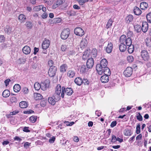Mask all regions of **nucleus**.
Here are the masks:
<instances>
[{"label": "nucleus", "mask_w": 151, "mask_h": 151, "mask_svg": "<svg viewBox=\"0 0 151 151\" xmlns=\"http://www.w3.org/2000/svg\"><path fill=\"white\" fill-rule=\"evenodd\" d=\"M111 142L113 143L115 142L116 141V138L115 136L113 135L112 136Z\"/></svg>", "instance_id": "64"}, {"label": "nucleus", "mask_w": 151, "mask_h": 151, "mask_svg": "<svg viewBox=\"0 0 151 151\" xmlns=\"http://www.w3.org/2000/svg\"><path fill=\"white\" fill-rule=\"evenodd\" d=\"M126 44L127 46L130 45H132V41L130 37H128L126 41Z\"/></svg>", "instance_id": "40"}, {"label": "nucleus", "mask_w": 151, "mask_h": 151, "mask_svg": "<svg viewBox=\"0 0 151 151\" xmlns=\"http://www.w3.org/2000/svg\"><path fill=\"white\" fill-rule=\"evenodd\" d=\"M148 27V24L147 22H143L142 23V28H141V29L143 32H145L147 31Z\"/></svg>", "instance_id": "16"}, {"label": "nucleus", "mask_w": 151, "mask_h": 151, "mask_svg": "<svg viewBox=\"0 0 151 151\" xmlns=\"http://www.w3.org/2000/svg\"><path fill=\"white\" fill-rule=\"evenodd\" d=\"M65 1V0H57L56 2L52 6V8L55 9L60 5L63 4Z\"/></svg>", "instance_id": "10"}, {"label": "nucleus", "mask_w": 151, "mask_h": 151, "mask_svg": "<svg viewBox=\"0 0 151 151\" xmlns=\"http://www.w3.org/2000/svg\"><path fill=\"white\" fill-rule=\"evenodd\" d=\"M19 106L22 108H25L28 106V104L25 101H22L19 104Z\"/></svg>", "instance_id": "27"}, {"label": "nucleus", "mask_w": 151, "mask_h": 151, "mask_svg": "<svg viewBox=\"0 0 151 151\" xmlns=\"http://www.w3.org/2000/svg\"><path fill=\"white\" fill-rule=\"evenodd\" d=\"M37 116H32L29 118V120L33 123H35L37 120Z\"/></svg>", "instance_id": "42"}, {"label": "nucleus", "mask_w": 151, "mask_h": 151, "mask_svg": "<svg viewBox=\"0 0 151 151\" xmlns=\"http://www.w3.org/2000/svg\"><path fill=\"white\" fill-rule=\"evenodd\" d=\"M132 133L130 129H126L124 131V134L126 136H130Z\"/></svg>", "instance_id": "31"}, {"label": "nucleus", "mask_w": 151, "mask_h": 151, "mask_svg": "<svg viewBox=\"0 0 151 151\" xmlns=\"http://www.w3.org/2000/svg\"><path fill=\"white\" fill-rule=\"evenodd\" d=\"M29 91L27 87H24L22 90V92L24 94H27L29 92Z\"/></svg>", "instance_id": "43"}, {"label": "nucleus", "mask_w": 151, "mask_h": 151, "mask_svg": "<svg viewBox=\"0 0 151 151\" xmlns=\"http://www.w3.org/2000/svg\"><path fill=\"white\" fill-rule=\"evenodd\" d=\"M13 31V28L9 26H7L5 29V32L9 35Z\"/></svg>", "instance_id": "25"}, {"label": "nucleus", "mask_w": 151, "mask_h": 151, "mask_svg": "<svg viewBox=\"0 0 151 151\" xmlns=\"http://www.w3.org/2000/svg\"><path fill=\"white\" fill-rule=\"evenodd\" d=\"M64 123L66 124L67 126H71L74 123V122H65Z\"/></svg>", "instance_id": "53"}, {"label": "nucleus", "mask_w": 151, "mask_h": 151, "mask_svg": "<svg viewBox=\"0 0 151 151\" xmlns=\"http://www.w3.org/2000/svg\"><path fill=\"white\" fill-rule=\"evenodd\" d=\"M55 137L54 136H53L50 139H49V141L50 143H52L55 141Z\"/></svg>", "instance_id": "61"}, {"label": "nucleus", "mask_w": 151, "mask_h": 151, "mask_svg": "<svg viewBox=\"0 0 151 151\" xmlns=\"http://www.w3.org/2000/svg\"><path fill=\"white\" fill-rule=\"evenodd\" d=\"M128 46L129 47L128 49V52L129 53H132L134 50V46L133 45H131Z\"/></svg>", "instance_id": "39"}, {"label": "nucleus", "mask_w": 151, "mask_h": 151, "mask_svg": "<svg viewBox=\"0 0 151 151\" xmlns=\"http://www.w3.org/2000/svg\"><path fill=\"white\" fill-rule=\"evenodd\" d=\"M10 101L12 103H15L17 101V100L15 97L13 96L10 99Z\"/></svg>", "instance_id": "51"}, {"label": "nucleus", "mask_w": 151, "mask_h": 151, "mask_svg": "<svg viewBox=\"0 0 151 151\" xmlns=\"http://www.w3.org/2000/svg\"><path fill=\"white\" fill-rule=\"evenodd\" d=\"M127 59L129 62L130 63L133 61L134 60V58L132 56H129L127 57Z\"/></svg>", "instance_id": "49"}, {"label": "nucleus", "mask_w": 151, "mask_h": 151, "mask_svg": "<svg viewBox=\"0 0 151 151\" xmlns=\"http://www.w3.org/2000/svg\"><path fill=\"white\" fill-rule=\"evenodd\" d=\"M89 82L86 78H83V83H84L85 84H88Z\"/></svg>", "instance_id": "60"}, {"label": "nucleus", "mask_w": 151, "mask_h": 151, "mask_svg": "<svg viewBox=\"0 0 151 151\" xmlns=\"http://www.w3.org/2000/svg\"><path fill=\"white\" fill-rule=\"evenodd\" d=\"M75 34L76 35L82 36L84 34L83 30L80 27H77L74 30Z\"/></svg>", "instance_id": "6"}, {"label": "nucleus", "mask_w": 151, "mask_h": 151, "mask_svg": "<svg viewBox=\"0 0 151 151\" xmlns=\"http://www.w3.org/2000/svg\"><path fill=\"white\" fill-rule=\"evenodd\" d=\"M22 51L24 53L27 55L29 54L31 52L30 47L27 46H25L22 48Z\"/></svg>", "instance_id": "15"}, {"label": "nucleus", "mask_w": 151, "mask_h": 151, "mask_svg": "<svg viewBox=\"0 0 151 151\" xmlns=\"http://www.w3.org/2000/svg\"><path fill=\"white\" fill-rule=\"evenodd\" d=\"M148 6L147 4L145 2H143L140 4V8L142 10H145L146 9Z\"/></svg>", "instance_id": "24"}, {"label": "nucleus", "mask_w": 151, "mask_h": 151, "mask_svg": "<svg viewBox=\"0 0 151 151\" xmlns=\"http://www.w3.org/2000/svg\"><path fill=\"white\" fill-rule=\"evenodd\" d=\"M57 67L55 66H51L50 67L48 72V74L50 77L54 76L56 73Z\"/></svg>", "instance_id": "5"}, {"label": "nucleus", "mask_w": 151, "mask_h": 151, "mask_svg": "<svg viewBox=\"0 0 151 151\" xmlns=\"http://www.w3.org/2000/svg\"><path fill=\"white\" fill-rule=\"evenodd\" d=\"M67 68L68 67L66 65L63 64L60 67V71L61 72L64 73L66 71Z\"/></svg>", "instance_id": "26"}, {"label": "nucleus", "mask_w": 151, "mask_h": 151, "mask_svg": "<svg viewBox=\"0 0 151 151\" xmlns=\"http://www.w3.org/2000/svg\"><path fill=\"white\" fill-rule=\"evenodd\" d=\"M86 70V66L83 65H82L81 68H80V71L82 73H84Z\"/></svg>", "instance_id": "47"}, {"label": "nucleus", "mask_w": 151, "mask_h": 151, "mask_svg": "<svg viewBox=\"0 0 151 151\" xmlns=\"http://www.w3.org/2000/svg\"><path fill=\"white\" fill-rule=\"evenodd\" d=\"M133 32L130 31H129L127 33V37H130L133 36Z\"/></svg>", "instance_id": "52"}, {"label": "nucleus", "mask_w": 151, "mask_h": 151, "mask_svg": "<svg viewBox=\"0 0 151 151\" xmlns=\"http://www.w3.org/2000/svg\"><path fill=\"white\" fill-rule=\"evenodd\" d=\"M14 90L16 92H18L21 89L20 86L18 84L15 85L13 87Z\"/></svg>", "instance_id": "29"}, {"label": "nucleus", "mask_w": 151, "mask_h": 151, "mask_svg": "<svg viewBox=\"0 0 151 151\" xmlns=\"http://www.w3.org/2000/svg\"><path fill=\"white\" fill-rule=\"evenodd\" d=\"M61 49L62 51H65L67 49L66 45H62L61 46Z\"/></svg>", "instance_id": "58"}, {"label": "nucleus", "mask_w": 151, "mask_h": 151, "mask_svg": "<svg viewBox=\"0 0 151 151\" xmlns=\"http://www.w3.org/2000/svg\"><path fill=\"white\" fill-rule=\"evenodd\" d=\"M132 73V69L131 67H127L124 72V75L126 77H130Z\"/></svg>", "instance_id": "8"}, {"label": "nucleus", "mask_w": 151, "mask_h": 151, "mask_svg": "<svg viewBox=\"0 0 151 151\" xmlns=\"http://www.w3.org/2000/svg\"><path fill=\"white\" fill-rule=\"evenodd\" d=\"M73 93V91L71 88H66L64 87H63L62 88V91L61 93V96L62 98L64 97V94L65 93L67 95L70 96Z\"/></svg>", "instance_id": "2"}, {"label": "nucleus", "mask_w": 151, "mask_h": 151, "mask_svg": "<svg viewBox=\"0 0 151 151\" xmlns=\"http://www.w3.org/2000/svg\"><path fill=\"white\" fill-rule=\"evenodd\" d=\"M108 62L105 59H102L99 64H97L96 65V68L98 73L99 75H101L103 74V68L107 67Z\"/></svg>", "instance_id": "1"}, {"label": "nucleus", "mask_w": 151, "mask_h": 151, "mask_svg": "<svg viewBox=\"0 0 151 151\" xmlns=\"http://www.w3.org/2000/svg\"><path fill=\"white\" fill-rule=\"evenodd\" d=\"M48 63V65L50 67H51V66H54L53 65L54 64V62L52 60H49Z\"/></svg>", "instance_id": "63"}, {"label": "nucleus", "mask_w": 151, "mask_h": 151, "mask_svg": "<svg viewBox=\"0 0 151 151\" xmlns=\"http://www.w3.org/2000/svg\"><path fill=\"white\" fill-rule=\"evenodd\" d=\"M48 15L47 13L45 12H44L41 15L42 18L43 19H45L47 18Z\"/></svg>", "instance_id": "54"}, {"label": "nucleus", "mask_w": 151, "mask_h": 151, "mask_svg": "<svg viewBox=\"0 0 151 151\" xmlns=\"http://www.w3.org/2000/svg\"><path fill=\"white\" fill-rule=\"evenodd\" d=\"M67 14L70 16H73L75 14V13L72 10H69L67 11Z\"/></svg>", "instance_id": "48"}, {"label": "nucleus", "mask_w": 151, "mask_h": 151, "mask_svg": "<svg viewBox=\"0 0 151 151\" xmlns=\"http://www.w3.org/2000/svg\"><path fill=\"white\" fill-rule=\"evenodd\" d=\"M94 65V60L93 58H89L86 62V65L87 68H91Z\"/></svg>", "instance_id": "11"}, {"label": "nucleus", "mask_w": 151, "mask_h": 151, "mask_svg": "<svg viewBox=\"0 0 151 151\" xmlns=\"http://www.w3.org/2000/svg\"><path fill=\"white\" fill-rule=\"evenodd\" d=\"M142 137V135L141 134L138 135L136 137V140L137 141L140 140Z\"/></svg>", "instance_id": "59"}, {"label": "nucleus", "mask_w": 151, "mask_h": 151, "mask_svg": "<svg viewBox=\"0 0 151 151\" xmlns=\"http://www.w3.org/2000/svg\"><path fill=\"white\" fill-rule=\"evenodd\" d=\"M133 19V17L131 15H129L126 18V21L127 23L132 22Z\"/></svg>", "instance_id": "33"}, {"label": "nucleus", "mask_w": 151, "mask_h": 151, "mask_svg": "<svg viewBox=\"0 0 151 151\" xmlns=\"http://www.w3.org/2000/svg\"><path fill=\"white\" fill-rule=\"evenodd\" d=\"M134 27L135 30L137 32H141V28L140 25L138 24L135 25Z\"/></svg>", "instance_id": "36"}, {"label": "nucleus", "mask_w": 151, "mask_h": 151, "mask_svg": "<svg viewBox=\"0 0 151 151\" xmlns=\"http://www.w3.org/2000/svg\"><path fill=\"white\" fill-rule=\"evenodd\" d=\"M119 49L121 52H124L126 50L127 47L124 43H121L119 45Z\"/></svg>", "instance_id": "28"}, {"label": "nucleus", "mask_w": 151, "mask_h": 151, "mask_svg": "<svg viewBox=\"0 0 151 151\" xmlns=\"http://www.w3.org/2000/svg\"><path fill=\"white\" fill-rule=\"evenodd\" d=\"M49 81L46 80L41 84V89L43 91H45L48 87L49 85Z\"/></svg>", "instance_id": "13"}, {"label": "nucleus", "mask_w": 151, "mask_h": 151, "mask_svg": "<svg viewBox=\"0 0 151 151\" xmlns=\"http://www.w3.org/2000/svg\"><path fill=\"white\" fill-rule=\"evenodd\" d=\"M26 25L28 29L31 28L32 26V23L30 22H26Z\"/></svg>", "instance_id": "46"}, {"label": "nucleus", "mask_w": 151, "mask_h": 151, "mask_svg": "<svg viewBox=\"0 0 151 151\" xmlns=\"http://www.w3.org/2000/svg\"><path fill=\"white\" fill-rule=\"evenodd\" d=\"M46 104V102L45 101H41L40 103V105L42 107L45 106Z\"/></svg>", "instance_id": "62"}, {"label": "nucleus", "mask_w": 151, "mask_h": 151, "mask_svg": "<svg viewBox=\"0 0 151 151\" xmlns=\"http://www.w3.org/2000/svg\"><path fill=\"white\" fill-rule=\"evenodd\" d=\"M104 73L105 74L108 76H109L111 74V71L109 69L108 67H106L104 68H103V73Z\"/></svg>", "instance_id": "19"}, {"label": "nucleus", "mask_w": 151, "mask_h": 151, "mask_svg": "<svg viewBox=\"0 0 151 151\" xmlns=\"http://www.w3.org/2000/svg\"><path fill=\"white\" fill-rule=\"evenodd\" d=\"M137 119L140 121H141L142 120V116L140 115V113H139V115L137 116Z\"/></svg>", "instance_id": "57"}, {"label": "nucleus", "mask_w": 151, "mask_h": 151, "mask_svg": "<svg viewBox=\"0 0 151 151\" xmlns=\"http://www.w3.org/2000/svg\"><path fill=\"white\" fill-rule=\"evenodd\" d=\"M76 74L75 71L73 69H69L67 73V76L70 78L74 77Z\"/></svg>", "instance_id": "12"}, {"label": "nucleus", "mask_w": 151, "mask_h": 151, "mask_svg": "<svg viewBox=\"0 0 151 151\" xmlns=\"http://www.w3.org/2000/svg\"><path fill=\"white\" fill-rule=\"evenodd\" d=\"M112 49L113 44L111 42L109 43L106 49V51L107 53H109L111 52Z\"/></svg>", "instance_id": "17"}, {"label": "nucleus", "mask_w": 151, "mask_h": 151, "mask_svg": "<svg viewBox=\"0 0 151 151\" xmlns=\"http://www.w3.org/2000/svg\"><path fill=\"white\" fill-rule=\"evenodd\" d=\"M44 2L47 5L50 6L54 3V0H44Z\"/></svg>", "instance_id": "35"}, {"label": "nucleus", "mask_w": 151, "mask_h": 151, "mask_svg": "<svg viewBox=\"0 0 151 151\" xmlns=\"http://www.w3.org/2000/svg\"><path fill=\"white\" fill-rule=\"evenodd\" d=\"M60 99L53 95L52 97H50L48 98V101L52 105H54L56 102L58 101Z\"/></svg>", "instance_id": "4"}, {"label": "nucleus", "mask_w": 151, "mask_h": 151, "mask_svg": "<svg viewBox=\"0 0 151 151\" xmlns=\"http://www.w3.org/2000/svg\"><path fill=\"white\" fill-rule=\"evenodd\" d=\"M77 1L80 4H83L88 1V0H77Z\"/></svg>", "instance_id": "56"}, {"label": "nucleus", "mask_w": 151, "mask_h": 151, "mask_svg": "<svg viewBox=\"0 0 151 151\" xmlns=\"http://www.w3.org/2000/svg\"><path fill=\"white\" fill-rule=\"evenodd\" d=\"M126 37L125 35H122L120 37V42L121 43H124L126 40Z\"/></svg>", "instance_id": "34"}, {"label": "nucleus", "mask_w": 151, "mask_h": 151, "mask_svg": "<svg viewBox=\"0 0 151 151\" xmlns=\"http://www.w3.org/2000/svg\"><path fill=\"white\" fill-rule=\"evenodd\" d=\"M113 22V20L111 19H110L108 21L106 24V28L108 29L110 27L112 26V23Z\"/></svg>", "instance_id": "37"}, {"label": "nucleus", "mask_w": 151, "mask_h": 151, "mask_svg": "<svg viewBox=\"0 0 151 151\" xmlns=\"http://www.w3.org/2000/svg\"><path fill=\"white\" fill-rule=\"evenodd\" d=\"M34 97L35 100H37L41 99L43 96L40 93H35L34 94Z\"/></svg>", "instance_id": "21"}, {"label": "nucleus", "mask_w": 151, "mask_h": 151, "mask_svg": "<svg viewBox=\"0 0 151 151\" xmlns=\"http://www.w3.org/2000/svg\"><path fill=\"white\" fill-rule=\"evenodd\" d=\"M108 76L104 75L102 76L101 78V80L102 82L105 83L109 81V77Z\"/></svg>", "instance_id": "18"}, {"label": "nucleus", "mask_w": 151, "mask_h": 151, "mask_svg": "<svg viewBox=\"0 0 151 151\" xmlns=\"http://www.w3.org/2000/svg\"><path fill=\"white\" fill-rule=\"evenodd\" d=\"M10 95V91L8 90H5L2 93V96L3 97L5 98H6L9 97Z\"/></svg>", "instance_id": "30"}, {"label": "nucleus", "mask_w": 151, "mask_h": 151, "mask_svg": "<svg viewBox=\"0 0 151 151\" xmlns=\"http://www.w3.org/2000/svg\"><path fill=\"white\" fill-rule=\"evenodd\" d=\"M25 16L23 14H21L19 16V19L20 20L23 21L25 20Z\"/></svg>", "instance_id": "45"}, {"label": "nucleus", "mask_w": 151, "mask_h": 151, "mask_svg": "<svg viewBox=\"0 0 151 151\" xmlns=\"http://www.w3.org/2000/svg\"><path fill=\"white\" fill-rule=\"evenodd\" d=\"M141 56L144 60H147L149 57L148 53L146 50H143L142 51Z\"/></svg>", "instance_id": "14"}, {"label": "nucleus", "mask_w": 151, "mask_h": 151, "mask_svg": "<svg viewBox=\"0 0 151 151\" xmlns=\"http://www.w3.org/2000/svg\"><path fill=\"white\" fill-rule=\"evenodd\" d=\"M41 5L35 6L33 8V10L35 12H38L41 10L42 7Z\"/></svg>", "instance_id": "41"}, {"label": "nucleus", "mask_w": 151, "mask_h": 151, "mask_svg": "<svg viewBox=\"0 0 151 151\" xmlns=\"http://www.w3.org/2000/svg\"><path fill=\"white\" fill-rule=\"evenodd\" d=\"M61 86L59 84L55 88V93L54 94V95L57 96L60 99L61 96L60 94L61 93Z\"/></svg>", "instance_id": "7"}, {"label": "nucleus", "mask_w": 151, "mask_h": 151, "mask_svg": "<svg viewBox=\"0 0 151 151\" xmlns=\"http://www.w3.org/2000/svg\"><path fill=\"white\" fill-rule=\"evenodd\" d=\"M60 19L58 18H54L50 22L51 24L54 23H58L60 22Z\"/></svg>", "instance_id": "38"}, {"label": "nucleus", "mask_w": 151, "mask_h": 151, "mask_svg": "<svg viewBox=\"0 0 151 151\" xmlns=\"http://www.w3.org/2000/svg\"><path fill=\"white\" fill-rule=\"evenodd\" d=\"M50 42L49 40L45 39L42 44V47L43 49L46 50L49 47Z\"/></svg>", "instance_id": "9"}, {"label": "nucleus", "mask_w": 151, "mask_h": 151, "mask_svg": "<svg viewBox=\"0 0 151 151\" xmlns=\"http://www.w3.org/2000/svg\"><path fill=\"white\" fill-rule=\"evenodd\" d=\"M34 87L36 90L38 91L40 88H41V84L40 85L38 82H36L34 84Z\"/></svg>", "instance_id": "32"}, {"label": "nucleus", "mask_w": 151, "mask_h": 151, "mask_svg": "<svg viewBox=\"0 0 151 151\" xmlns=\"http://www.w3.org/2000/svg\"><path fill=\"white\" fill-rule=\"evenodd\" d=\"M136 133L137 134H139L140 132V125L139 124L137 125L136 127Z\"/></svg>", "instance_id": "50"}, {"label": "nucleus", "mask_w": 151, "mask_h": 151, "mask_svg": "<svg viewBox=\"0 0 151 151\" xmlns=\"http://www.w3.org/2000/svg\"><path fill=\"white\" fill-rule=\"evenodd\" d=\"M74 82L77 85L80 86L83 83V80L81 78L78 77L75 79Z\"/></svg>", "instance_id": "20"}, {"label": "nucleus", "mask_w": 151, "mask_h": 151, "mask_svg": "<svg viewBox=\"0 0 151 151\" xmlns=\"http://www.w3.org/2000/svg\"><path fill=\"white\" fill-rule=\"evenodd\" d=\"M29 127H24L23 131L26 132H29L30 131L29 129Z\"/></svg>", "instance_id": "55"}, {"label": "nucleus", "mask_w": 151, "mask_h": 151, "mask_svg": "<svg viewBox=\"0 0 151 151\" xmlns=\"http://www.w3.org/2000/svg\"><path fill=\"white\" fill-rule=\"evenodd\" d=\"M134 12L135 15H139L141 14L142 11L138 7L135 6L134 7Z\"/></svg>", "instance_id": "23"}, {"label": "nucleus", "mask_w": 151, "mask_h": 151, "mask_svg": "<svg viewBox=\"0 0 151 151\" xmlns=\"http://www.w3.org/2000/svg\"><path fill=\"white\" fill-rule=\"evenodd\" d=\"M88 43V41L86 39H82L80 43V46L81 47L83 48L86 46L87 45Z\"/></svg>", "instance_id": "22"}, {"label": "nucleus", "mask_w": 151, "mask_h": 151, "mask_svg": "<svg viewBox=\"0 0 151 151\" xmlns=\"http://www.w3.org/2000/svg\"><path fill=\"white\" fill-rule=\"evenodd\" d=\"M146 18L147 21L151 23V13H149L147 14Z\"/></svg>", "instance_id": "44"}, {"label": "nucleus", "mask_w": 151, "mask_h": 151, "mask_svg": "<svg viewBox=\"0 0 151 151\" xmlns=\"http://www.w3.org/2000/svg\"><path fill=\"white\" fill-rule=\"evenodd\" d=\"M70 33V32L69 29L67 28L64 29L61 33V38L63 40H66L68 37Z\"/></svg>", "instance_id": "3"}]
</instances>
